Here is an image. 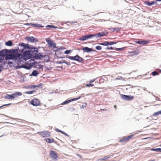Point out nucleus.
I'll return each instance as SVG.
<instances>
[{"label": "nucleus", "mask_w": 161, "mask_h": 161, "mask_svg": "<svg viewBox=\"0 0 161 161\" xmlns=\"http://www.w3.org/2000/svg\"><path fill=\"white\" fill-rule=\"evenodd\" d=\"M12 51L13 53H10L6 56L5 58L6 60L12 59L14 61L18 68H23L29 69L31 68L34 64L33 60H31L28 61V64H25V61H24L23 59L22 55L20 53H17V50H12Z\"/></svg>", "instance_id": "f257e3e1"}, {"label": "nucleus", "mask_w": 161, "mask_h": 161, "mask_svg": "<svg viewBox=\"0 0 161 161\" xmlns=\"http://www.w3.org/2000/svg\"><path fill=\"white\" fill-rule=\"evenodd\" d=\"M31 54L30 53V51H26L23 53V58L25 61L28 59L30 58L31 57Z\"/></svg>", "instance_id": "f03ea898"}, {"label": "nucleus", "mask_w": 161, "mask_h": 161, "mask_svg": "<svg viewBox=\"0 0 161 161\" xmlns=\"http://www.w3.org/2000/svg\"><path fill=\"white\" fill-rule=\"evenodd\" d=\"M50 156L52 159L56 161L58 158L57 153L55 151L51 150L50 152Z\"/></svg>", "instance_id": "7ed1b4c3"}, {"label": "nucleus", "mask_w": 161, "mask_h": 161, "mask_svg": "<svg viewBox=\"0 0 161 161\" xmlns=\"http://www.w3.org/2000/svg\"><path fill=\"white\" fill-rule=\"evenodd\" d=\"M92 37H94V36L92 34H89L88 35H85L82 37H80L78 40L81 41H83L85 40L91 38Z\"/></svg>", "instance_id": "20e7f679"}, {"label": "nucleus", "mask_w": 161, "mask_h": 161, "mask_svg": "<svg viewBox=\"0 0 161 161\" xmlns=\"http://www.w3.org/2000/svg\"><path fill=\"white\" fill-rule=\"evenodd\" d=\"M134 135H132L127 137L124 136L121 138L119 140V142H120L126 143L128 142Z\"/></svg>", "instance_id": "39448f33"}, {"label": "nucleus", "mask_w": 161, "mask_h": 161, "mask_svg": "<svg viewBox=\"0 0 161 161\" xmlns=\"http://www.w3.org/2000/svg\"><path fill=\"white\" fill-rule=\"evenodd\" d=\"M19 46L23 47V48L21 49H19V51L22 53L23 52V51L25 49L27 48L30 49L31 48L29 44H25L23 43L19 44Z\"/></svg>", "instance_id": "423d86ee"}, {"label": "nucleus", "mask_w": 161, "mask_h": 161, "mask_svg": "<svg viewBox=\"0 0 161 161\" xmlns=\"http://www.w3.org/2000/svg\"><path fill=\"white\" fill-rule=\"evenodd\" d=\"M30 103L32 105L35 106H39L41 104L39 100L36 98H34L31 100Z\"/></svg>", "instance_id": "0eeeda50"}, {"label": "nucleus", "mask_w": 161, "mask_h": 161, "mask_svg": "<svg viewBox=\"0 0 161 161\" xmlns=\"http://www.w3.org/2000/svg\"><path fill=\"white\" fill-rule=\"evenodd\" d=\"M149 41H145L144 40H141L139 41H135V42L140 45H144L149 43Z\"/></svg>", "instance_id": "6e6552de"}, {"label": "nucleus", "mask_w": 161, "mask_h": 161, "mask_svg": "<svg viewBox=\"0 0 161 161\" xmlns=\"http://www.w3.org/2000/svg\"><path fill=\"white\" fill-rule=\"evenodd\" d=\"M40 133V135L43 137H49L50 135L49 132L48 131L41 132Z\"/></svg>", "instance_id": "1a4fd4ad"}, {"label": "nucleus", "mask_w": 161, "mask_h": 161, "mask_svg": "<svg viewBox=\"0 0 161 161\" xmlns=\"http://www.w3.org/2000/svg\"><path fill=\"white\" fill-rule=\"evenodd\" d=\"M31 49L29 51H30V53L32 54H36L38 52V50L37 48L34 47L32 48H30Z\"/></svg>", "instance_id": "9d476101"}, {"label": "nucleus", "mask_w": 161, "mask_h": 161, "mask_svg": "<svg viewBox=\"0 0 161 161\" xmlns=\"http://www.w3.org/2000/svg\"><path fill=\"white\" fill-rule=\"evenodd\" d=\"M116 43V42H105L104 43H100L99 44L104 46H108L114 44H115Z\"/></svg>", "instance_id": "9b49d317"}, {"label": "nucleus", "mask_w": 161, "mask_h": 161, "mask_svg": "<svg viewBox=\"0 0 161 161\" xmlns=\"http://www.w3.org/2000/svg\"><path fill=\"white\" fill-rule=\"evenodd\" d=\"M107 33H105L104 32H102L98 33L96 34L95 35L93 34L94 36V37L97 36V37H100L102 36H105Z\"/></svg>", "instance_id": "f8f14e48"}, {"label": "nucleus", "mask_w": 161, "mask_h": 161, "mask_svg": "<svg viewBox=\"0 0 161 161\" xmlns=\"http://www.w3.org/2000/svg\"><path fill=\"white\" fill-rule=\"evenodd\" d=\"M84 52H89L93 51V49L92 48H89L87 47H85L82 49Z\"/></svg>", "instance_id": "ddd939ff"}, {"label": "nucleus", "mask_w": 161, "mask_h": 161, "mask_svg": "<svg viewBox=\"0 0 161 161\" xmlns=\"http://www.w3.org/2000/svg\"><path fill=\"white\" fill-rule=\"evenodd\" d=\"M35 58L37 59H42L43 57L42 54V53H39L38 54H36L35 56Z\"/></svg>", "instance_id": "4468645a"}, {"label": "nucleus", "mask_w": 161, "mask_h": 161, "mask_svg": "<svg viewBox=\"0 0 161 161\" xmlns=\"http://www.w3.org/2000/svg\"><path fill=\"white\" fill-rule=\"evenodd\" d=\"M12 95L14 97V99L15 98L19 96H21L22 95V93L20 92H14Z\"/></svg>", "instance_id": "2eb2a0df"}, {"label": "nucleus", "mask_w": 161, "mask_h": 161, "mask_svg": "<svg viewBox=\"0 0 161 161\" xmlns=\"http://www.w3.org/2000/svg\"><path fill=\"white\" fill-rule=\"evenodd\" d=\"M27 39L28 41L32 42H37V41H36L35 39L33 37H27Z\"/></svg>", "instance_id": "dca6fc26"}, {"label": "nucleus", "mask_w": 161, "mask_h": 161, "mask_svg": "<svg viewBox=\"0 0 161 161\" xmlns=\"http://www.w3.org/2000/svg\"><path fill=\"white\" fill-rule=\"evenodd\" d=\"M5 98L7 99H14V97L12 94L9 95L7 94L4 97Z\"/></svg>", "instance_id": "f3484780"}, {"label": "nucleus", "mask_w": 161, "mask_h": 161, "mask_svg": "<svg viewBox=\"0 0 161 161\" xmlns=\"http://www.w3.org/2000/svg\"><path fill=\"white\" fill-rule=\"evenodd\" d=\"M26 25H33L34 26L38 27H42L43 26H42L40 24H33L32 23H27L25 24Z\"/></svg>", "instance_id": "a211bd4d"}, {"label": "nucleus", "mask_w": 161, "mask_h": 161, "mask_svg": "<svg viewBox=\"0 0 161 161\" xmlns=\"http://www.w3.org/2000/svg\"><path fill=\"white\" fill-rule=\"evenodd\" d=\"M76 59H75V61L79 62H82L83 59L81 57H80L78 55L76 56Z\"/></svg>", "instance_id": "6ab92c4d"}, {"label": "nucleus", "mask_w": 161, "mask_h": 161, "mask_svg": "<svg viewBox=\"0 0 161 161\" xmlns=\"http://www.w3.org/2000/svg\"><path fill=\"white\" fill-rule=\"evenodd\" d=\"M44 140L46 141L48 143H51L53 142L54 140L53 139H50L48 138H47L44 139Z\"/></svg>", "instance_id": "aec40b11"}, {"label": "nucleus", "mask_w": 161, "mask_h": 161, "mask_svg": "<svg viewBox=\"0 0 161 161\" xmlns=\"http://www.w3.org/2000/svg\"><path fill=\"white\" fill-rule=\"evenodd\" d=\"M155 3L154 1H152L151 2L149 1H146L145 3V4L149 6H151L154 4Z\"/></svg>", "instance_id": "412c9836"}, {"label": "nucleus", "mask_w": 161, "mask_h": 161, "mask_svg": "<svg viewBox=\"0 0 161 161\" xmlns=\"http://www.w3.org/2000/svg\"><path fill=\"white\" fill-rule=\"evenodd\" d=\"M37 87H38V86L31 85L25 87L28 89H34Z\"/></svg>", "instance_id": "4be33fe9"}, {"label": "nucleus", "mask_w": 161, "mask_h": 161, "mask_svg": "<svg viewBox=\"0 0 161 161\" xmlns=\"http://www.w3.org/2000/svg\"><path fill=\"white\" fill-rule=\"evenodd\" d=\"M110 30L113 31H116V32H118L120 30V28H110Z\"/></svg>", "instance_id": "5701e85b"}, {"label": "nucleus", "mask_w": 161, "mask_h": 161, "mask_svg": "<svg viewBox=\"0 0 161 161\" xmlns=\"http://www.w3.org/2000/svg\"><path fill=\"white\" fill-rule=\"evenodd\" d=\"M6 52L4 50H3L0 52V56H5L6 55Z\"/></svg>", "instance_id": "b1692460"}, {"label": "nucleus", "mask_w": 161, "mask_h": 161, "mask_svg": "<svg viewBox=\"0 0 161 161\" xmlns=\"http://www.w3.org/2000/svg\"><path fill=\"white\" fill-rule=\"evenodd\" d=\"M6 45L8 46H11L12 45V42L11 41H9L5 42Z\"/></svg>", "instance_id": "393cba45"}, {"label": "nucleus", "mask_w": 161, "mask_h": 161, "mask_svg": "<svg viewBox=\"0 0 161 161\" xmlns=\"http://www.w3.org/2000/svg\"><path fill=\"white\" fill-rule=\"evenodd\" d=\"M67 58L70 59L72 60H75V59H76V56H73V57L70 56H67Z\"/></svg>", "instance_id": "a878e982"}, {"label": "nucleus", "mask_w": 161, "mask_h": 161, "mask_svg": "<svg viewBox=\"0 0 161 161\" xmlns=\"http://www.w3.org/2000/svg\"><path fill=\"white\" fill-rule=\"evenodd\" d=\"M159 114H161V110L157 112L154 113V114H153V116H157Z\"/></svg>", "instance_id": "bb28decb"}, {"label": "nucleus", "mask_w": 161, "mask_h": 161, "mask_svg": "<svg viewBox=\"0 0 161 161\" xmlns=\"http://www.w3.org/2000/svg\"><path fill=\"white\" fill-rule=\"evenodd\" d=\"M151 151H153L155 152H161V148H152L151 149Z\"/></svg>", "instance_id": "cd10ccee"}, {"label": "nucleus", "mask_w": 161, "mask_h": 161, "mask_svg": "<svg viewBox=\"0 0 161 161\" xmlns=\"http://www.w3.org/2000/svg\"><path fill=\"white\" fill-rule=\"evenodd\" d=\"M38 74L37 71L36 70H34L32 73L31 75L33 76H36Z\"/></svg>", "instance_id": "c85d7f7f"}, {"label": "nucleus", "mask_w": 161, "mask_h": 161, "mask_svg": "<svg viewBox=\"0 0 161 161\" xmlns=\"http://www.w3.org/2000/svg\"><path fill=\"white\" fill-rule=\"evenodd\" d=\"M35 92V90L31 91H28L25 92V94H32Z\"/></svg>", "instance_id": "c756f323"}, {"label": "nucleus", "mask_w": 161, "mask_h": 161, "mask_svg": "<svg viewBox=\"0 0 161 161\" xmlns=\"http://www.w3.org/2000/svg\"><path fill=\"white\" fill-rule=\"evenodd\" d=\"M110 158V155H108L106 156H105L103 158H101V159H102L103 160H104L106 159H108L109 158Z\"/></svg>", "instance_id": "7c9ffc66"}, {"label": "nucleus", "mask_w": 161, "mask_h": 161, "mask_svg": "<svg viewBox=\"0 0 161 161\" xmlns=\"http://www.w3.org/2000/svg\"><path fill=\"white\" fill-rule=\"evenodd\" d=\"M127 100H130L134 98V97L131 96H127Z\"/></svg>", "instance_id": "2f4dec72"}, {"label": "nucleus", "mask_w": 161, "mask_h": 161, "mask_svg": "<svg viewBox=\"0 0 161 161\" xmlns=\"http://www.w3.org/2000/svg\"><path fill=\"white\" fill-rule=\"evenodd\" d=\"M13 60V61H8V64L9 65H11L12 64H15V65H16V62H15V61H14Z\"/></svg>", "instance_id": "473e14b6"}, {"label": "nucleus", "mask_w": 161, "mask_h": 161, "mask_svg": "<svg viewBox=\"0 0 161 161\" xmlns=\"http://www.w3.org/2000/svg\"><path fill=\"white\" fill-rule=\"evenodd\" d=\"M121 97L123 99H124L125 100H127V97H128L127 95H121Z\"/></svg>", "instance_id": "72a5a7b5"}, {"label": "nucleus", "mask_w": 161, "mask_h": 161, "mask_svg": "<svg viewBox=\"0 0 161 161\" xmlns=\"http://www.w3.org/2000/svg\"><path fill=\"white\" fill-rule=\"evenodd\" d=\"M152 75L153 76H155L158 74V73L156 71H154L152 72Z\"/></svg>", "instance_id": "f704fd0d"}, {"label": "nucleus", "mask_w": 161, "mask_h": 161, "mask_svg": "<svg viewBox=\"0 0 161 161\" xmlns=\"http://www.w3.org/2000/svg\"><path fill=\"white\" fill-rule=\"evenodd\" d=\"M96 49L98 50H101L102 49V47L100 46H96L95 47Z\"/></svg>", "instance_id": "c9c22d12"}, {"label": "nucleus", "mask_w": 161, "mask_h": 161, "mask_svg": "<svg viewBox=\"0 0 161 161\" xmlns=\"http://www.w3.org/2000/svg\"><path fill=\"white\" fill-rule=\"evenodd\" d=\"M70 102V100H69L67 101H66L65 102H63V103H61V104L64 105V104H66L67 103H68Z\"/></svg>", "instance_id": "e433bc0d"}, {"label": "nucleus", "mask_w": 161, "mask_h": 161, "mask_svg": "<svg viewBox=\"0 0 161 161\" xmlns=\"http://www.w3.org/2000/svg\"><path fill=\"white\" fill-rule=\"evenodd\" d=\"M80 98V97H78V98H74L73 99H70V102H72V101H75V100H76L78 99H79V98Z\"/></svg>", "instance_id": "4c0bfd02"}, {"label": "nucleus", "mask_w": 161, "mask_h": 161, "mask_svg": "<svg viewBox=\"0 0 161 161\" xmlns=\"http://www.w3.org/2000/svg\"><path fill=\"white\" fill-rule=\"evenodd\" d=\"M71 50H66L64 52V53L66 54H68L71 52Z\"/></svg>", "instance_id": "58836bf2"}, {"label": "nucleus", "mask_w": 161, "mask_h": 161, "mask_svg": "<svg viewBox=\"0 0 161 161\" xmlns=\"http://www.w3.org/2000/svg\"><path fill=\"white\" fill-rule=\"evenodd\" d=\"M94 86L93 84H92L91 83L89 84H86V86L87 87L93 86Z\"/></svg>", "instance_id": "ea45409f"}, {"label": "nucleus", "mask_w": 161, "mask_h": 161, "mask_svg": "<svg viewBox=\"0 0 161 161\" xmlns=\"http://www.w3.org/2000/svg\"><path fill=\"white\" fill-rule=\"evenodd\" d=\"M63 63H65V64H66L69 65H70V63L68 62L67 61H64L63 62Z\"/></svg>", "instance_id": "a19ab883"}, {"label": "nucleus", "mask_w": 161, "mask_h": 161, "mask_svg": "<svg viewBox=\"0 0 161 161\" xmlns=\"http://www.w3.org/2000/svg\"><path fill=\"white\" fill-rule=\"evenodd\" d=\"M53 45H54V43L53 42H51L50 43H49V45H51V47L53 46Z\"/></svg>", "instance_id": "79ce46f5"}, {"label": "nucleus", "mask_w": 161, "mask_h": 161, "mask_svg": "<svg viewBox=\"0 0 161 161\" xmlns=\"http://www.w3.org/2000/svg\"><path fill=\"white\" fill-rule=\"evenodd\" d=\"M47 27L48 28H52V27H54V26L53 25H48L47 26Z\"/></svg>", "instance_id": "37998d69"}, {"label": "nucleus", "mask_w": 161, "mask_h": 161, "mask_svg": "<svg viewBox=\"0 0 161 161\" xmlns=\"http://www.w3.org/2000/svg\"><path fill=\"white\" fill-rule=\"evenodd\" d=\"M107 49H108V50H109V49H111V50H113V48L112 47H107Z\"/></svg>", "instance_id": "c03bdc74"}, {"label": "nucleus", "mask_w": 161, "mask_h": 161, "mask_svg": "<svg viewBox=\"0 0 161 161\" xmlns=\"http://www.w3.org/2000/svg\"><path fill=\"white\" fill-rule=\"evenodd\" d=\"M11 104V103H9V104H4V105H2V106H0V108H1V107H2L3 106H5L9 105H10Z\"/></svg>", "instance_id": "a18cd8bd"}, {"label": "nucleus", "mask_w": 161, "mask_h": 161, "mask_svg": "<svg viewBox=\"0 0 161 161\" xmlns=\"http://www.w3.org/2000/svg\"><path fill=\"white\" fill-rule=\"evenodd\" d=\"M60 132L62 134H64V135H66V136L67 135L66 133L64 132H63V131H62L61 130L60 131Z\"/></svg>", "instance_id": "49530a36"}, {"label": "nucleus", "mask_w": 161, "mask_h": 161, "mask_svg": "<svg viewBox=\"0 0 161 161\" xmlns=\"http://www.w3.org/2000/svg\"><path fill=\"white\" fill-rule=\"evenodd\" d=\"M95 80V79H93V80H90L89 81V82H90V83H92Z\"/></svg>", "instance_id": "de8ad7c7"}, {"label": "nucleus", "mask_w": 161, "mask_h": 161, "mask_svg": "<svg viewBox=\"0 0 161 161\" xmlns=\"http://www.w3.org/2000/svg\"><path fill=\"white\" fill-rule=\"evenodd\" d=\"M100 110L101 111H106L107 110L106 109H101Z\"/></svg>", "instance_id": "09e8293b"}, {"label": "nucleus", "mask_w": 161, "mask_h": 161, "mask_svg": "<svg viewBox=\"0 0 161 161\" xmlns=\"http://www.w3.org/2000/svg\"><path fill=\"white\" fill-rule=\"evenodd\" d=\"M55 130L59 132H60V131H61L59 129H56Z\"/></svg>", "instance_id": "8fccbe9b"}, {"label": "nucleus", "mask_w": 161, "mask_h": 161, "mask_svg": "<svg viewBox=\"0 0 161 161\" xmlns=\"http://www.w3.org/2000/svg\"><path fill=\"white\" fill-rule=\"evenodd\" d=\"M78 155L79 156V157L80 158H82V157H81V156L80 155H79V154Z\"/></svg>", "instance_id": "3c124183"}, {"label": "nucleus", "mask_w": 161, "mask_h": 161, "mask_svg": "<svg viewBox=\"0 0 161 161\" xmlns=\"http://www.w3.org/2000/svg\"><path fill=\"white\" fill-rule=\"evenodd\" d=\"M147 138H142V139H146Z\"/></svg>", "instance_id": "603ef678"}, {"label": "nucleus", "mask_w": 161, "mask_h": 161, "mask_svg": "<svg viewBox=\"0 0 161 161\" xmlns=\"http://www.w3.org/2000/svg\"><path fill=\"white\" fill-rule=\"evenodd\" d=\"M156 0L158 1H161V0Z\"/></svg>", "instance_id": "864d4df0"}, {"label": "nucleus", "mask_w": 161, "mask_h": 161, "mask_svg": "<svg viewBox=\"0 0 161 161\" xmlns=\"http://www.w3.org/2000/svg\"><path fill=\"white\" fill-rule=\"evenodd\" d=\"M117 50H121V48H118Z\"/></svg>", "instance_id": "5fc2aeb1"}, {"label": "nucleus", "mask_w": 161, "mask_h": 161, "mask_svg": "<svg viewBox=\"0 0 161 161\" xmlns=\"http://www.w3.org/2000/svg\"><path fill=\"white\" fill-rule=\"evenodd\" d=\"M116 106L115 105L114 106V107L115 108H116Z\"/></svg>", "instance_id": "6e6d98bb"}, {"label": "nucleus", "mask_w": 161, "mask_h": 161, "mask_svg": "<svg viewBox=\"0 0 161 161\" xmlns=\"http://www.w3.org/2000/svg\"><path fill=\"white\" fill-rule=\"evenodd\" d=\"M76 22H74V23H76Z\"/></svg>", "instance_id": "4d7b16f0"}, {"label": "nucleus", "mask_w": 161, "mask_h": 161, "mask_svg": "<svg viewBox=\"0 0 161 161\" xmlns=\"http://www.w3.org/2000/svg\"><path fill=\"white\" fill-rule=\"evenodd\" d=\"M65 1H67V0H65Z\"/></svg>", "instance_id": "13d9d810"}, {"label": "nucleus", "mask_w": 161, "mask_h": 161, "mask_svg": "<svg viewBox=\"0 0 161 161\" xmlns=\"http://www.w3.org/2000/svg\"><path fill=\"white\" fill-rule=\"evenodd\" d=\"M160 71H161V70H160Z\"/></svg>", "instance_id": "bf43d9fd"}]
</instances>
